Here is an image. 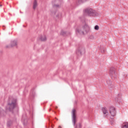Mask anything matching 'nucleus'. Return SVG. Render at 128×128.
<instances>
[{"label": "nucleus", "mask_w": 128, "mask_h": 128, "mask_svg": "<svg viewBox=\"0 0 128 128\" xmlns=\"http://www.w3.org/2000/svg\"><path fill=\"white\" fill-rule=\"evenodd\" d=\"M12 124V120H8L7 122V126L8 128H10Z\"/></svg>", "instance_id": "15"}, {"label": "nucleus", "mask_w": 128, "mask_h": 128, "mask_svg": "<svg viewBox=\"0 0 128 128\" xmlns=\"http://www.w3.org/2000/svg\"><path fill=\"white\" fill-rule=\"evenodd\" d=\"M56 108V109L58 108V106H56V108Z\"/></svg>", "instance_id": "26"}, {"label": "nucleus", "mask_w": 128, "mask_h": 128, "mask_svg": "<svg viewBox=\"0 0 128 128\" xmlns=\"http://www.w3.org/2000/svg\"><path fill=\"white\" fill-rule=\"evenodd\" d=\"M54 6H55L56 8H60V5H58V4H54Z\"/></svg>", "instance_id": "20"}, {"label": "nucleus", "mask_w": 128, "mask_h": 128, "mask_svg": "<svg viewBox=\"0 0 128 128\" xmlns=\"http://www.w3.org/2000/svg\"><path fill=\"white\" fill-rule=\"evenodd\" d=\"M122 128H128V122H126L122 124Z\"/></svg>", "instance_id": "17"}, {"label": "nucleus", "mask_w": 128, "mask_h": 128, "mask_svg": "<svg viewBox=\"0 0 128 128\" xmlns=\"http://www.w3.org/2000/svg\"><path fill=\"white\" fill-rule=\"evenodd\" d=\"M126 76H128V75H126Z\"/></svg>", "instance_id": "29"}, {"label": "nucleus", "mask_w": 128, "mask_h": 128, "mask_svg": "<svg viewBox=\"0 0 128 128\" xmlns=\"http://www.w3.org/2000/svg\"><path fill=\"white\" fill-rule=\"evenodd\" d=\"M94 30H96V26H94Z\"/></svg>", "instance_id": "23"}, {"label": "nucleus", "mask_w": 128, "mask_h": 128, "mask_svg": "<svg viewBox=\"0 0 128 128\" xmlns=\"http://www.w3.org/2000/svg\"><path fill=\"white\" fill-rule=\"evenodd\" d=\"M85 12L86 14L90 16H96V10L92 9V8H87L85 10Z\"/></svg>", "instance_id": "4"}, {"label": "nucleus", "mask_w": 128, "mask_h": 128, "mask_svg": "<svg viewBox=\"0 0 128 128\" xmlns=\"http://www.w3.org/2000/svg\"><path fill=\"white\" fill-rule=\"evenodd\" d=\"M6 114V112L2 108L0 109V116H4Z\"/></svg>", "instance_id": "12"}, {"label": "nucleus", "mask_w": 128, "mask_h": 128, "mask_svg": "<svg viewBox=\"0 0 128 128\" xmlns=\"http://www.w3.org/2000/svg\"><path fill=\"white\" fill-rule=\"evenodd\" d=\"M106 83L108 86V88L110 90H112L114 88V84H112V82L110 80H106Z\"/></svg>", "instance_id": "7"}, {"label": "nucleus", "mask_w": 128, "mask_h": 128, "mask_svg": "<svg viewBox=\"0 0 128 128\" xmlns=\"http://www.w3.org/2000/svg\"><path fill=\"white\" fill-rule=\"evenodd\" d=\"M0 6H2V4H0Z\"/></svg>", "instance_id": "27"}, {"label": "nucleus", "mask_w": 128, "mask_h": 128, "mask_svg": "<svg viewBox=\"0 0 128 128\" xmlns=\"http://www.w3.org/2000/svg\"><path fill=\"white\" fill-rule=\"evenodd\" d=\"M100 29V27L98 26H96V30H98Z\"/></svg>", "instance_id": "21"}, {"label": "nucleus", "mask_w": 128, "mask_h": 128, "mask_svg": "<svg viewBox=\"0 0 128 128\" xmlns=\"http://www.w3.org/2000/svg\"><path fill=\"white\" fill-rule=\"evenodd\" d=\"M52 110V109H50V110Z\"/></svg>", "instance_id": "28"}, {"label": "nucleus", "mask_w": 128, "mask_h": 128, "mask_svg": "<svg viewBox=\"0 0 128 128\" xmlns=\"http://www.w3.org/2000/svg\"><path fill=\"white\" fill-rule=\"evenodd\" d=\"M88 0H78V4H82V2H86Z\"/></svg>", "instance_id": "18"}, {"label": "nucleus", "mask_w": 128, "mask_h": 128, "mask_svg": "<svg viewBox=\"0 0 128 128\" xmlns=\"http://www.w3.org/2000/svg\"><path fill=\"white\" fill-rule=\"evenodd\" d=\"M36 6H38V1L36 0H34L33 2V10H36Z\"/></svg>", "instance_id": "13"}, {"label": "nucleus", "mask_w": 128, "mask_h": 128, "mask_svg": "<svg viewBox=\"0 0 128 128\" xmlns=\"http://www.w3.org/2000/svg\"><path fill=\"white\" fill-rule=\"evenodd\" d=\"M102 111L104 114V118H106V116H108V109L106 108H102Z\"/></svg>", "instance_id": "9"}, {"label": "nucleus", "mask_w": 128, "mask_h": 128, "mask_svg": "<svg viewBox=\"0 0 128 128\" xmlns=\"http://www.w3.org/2000/svg\"><path fill=\"white\" fill-rule=\"evenodd\" d=\"M84 48L82 46L79 47L76 51V53L78 56H82V54H84Z\"/></svg>", "instance_id": "8"}, {"label": "nucleus", "mask_w": 128, "mask_h": 128, "mask_svg": "<svg viewBox=\"0 0 128 128\" xmlns=\"http://www.w3.org/2000/svg\"><path fill=\"white\" fill-rule=\"evenodd\" d=\"M60 34H62V36H66V32H64L63 30H62Z\"/></svg>", "instance_id": "19"}, {"label": "nucleus", "mask_w": 128, "mask_h": 128, "mask_svg": "<svg viewBox=\"0 0 128 128\" xmlns=\"http://www.w3.org/2000/svg\"><path fill=\"white\" fill-rule=\"evenodd\" d=\"M72 122L74 126H76V110L74 108H73L72 110Z\"/></svg>", "instance_id": "3"}, {"label": "nucleus", "mask_w": 128, "mask_h": 128, "mask_svg": "<svg viewBox=\"0 0 128 128\" xmlns=\"http://www.w3.org/2000/svg\"><path fill=\"white\" fill-rule=\"evenodd\" d=\"M109 110L112 118H114V116H116V110L114 107L110 106L109 108Z\"/></svg>", "instance_id": "6"}, {"label": "nucleus", "mask_w": 128, "mask_h": 128, "mask_svg": "<svg viewBox=\"0 0 128 128\" xmlns=\"http://www.w3.org/2000/svg\"><path fill=\"white\" fill-rule=\"evenodd\" d=\"M10 46L12 48L18 46V40H14L10 42Z\"/></svg>", "instance_id": "10"}, {"label": "nucleus", "mask_w": 128, "mask_h": 128, "mask_svg": "<svg viewBox=\"0 0 128 128\" xmlns=\"http://www.w3.org/2000/svg\"><path fill=\"white\" fill-rule=\"evenodd\" d=\"M110 74L112 78H116V68L114 67L110 68Z\"/></svg>", "instance_id": "5"}, {"label": "nucleus", "mask_w": 128, "mask_h": 128, "mask_svg": "<svg viewBox=\"0 0 128 128\" xmlns=\"http://www.w3.org/2000/svg\"><path fill=\"white\" fill-rule=\"evenodd\" d=\"M58 128H62V126H58Z\"/></svg>", "instance_id": "24"}, {"label": "nucleus", "mask_w": 128, "mask_h": 128, "mask_svg": "<svg viewBox=\"0 0 128 128\" xmlns=\"http://www.w3.org/2000/svg\"><path fill=\"white\" fill-rule=\"evenodd\" d=\"M99 50L102 54H104V52H106V48H104V46H100Z\"/></svg>", "instance_id": "11"}, {"label": "nucleus", "mask_w": 128, "mask_h": 128, "mask_svg": "<svg viewBox=\"0 0 128 128\" xmlns=\"http://www.w3.org/2000/svg\"><path fill=\"white\" fill-rule=\"evenodd\" d=\"M122 97V94L120 93H119L118 94V96L115 98V100L116 102H118L119 100H120V98Z\"/></svg>", "instance_id": "14"}, {"label": "nucleus", "mask_w": 128, "mask_h": 128, "mask_svg": "<svg viewBox=\"0 0 128 128\" xmlns=\"http://www.w3.org/2000/svg\"><path fill=\"white\" fill-rule=\"evenodd\" d=\"M90 32V26L88 25L85 24L82 27H78L76 30V34H86Z\"/></svg>", "instance_id": "1"}, {"label": "nucleus", "mask_w": 128, "mask_h": 128, "mask_svg": "<svg viewBox=\"0 0 128 128\" xmlns=\"http://www.w3.org/2000/svg\"><path fill=\"white\" fill-rule=\"evenodd\" d=\"M40 40H42V42H44L46 40V36H40Z\"/></svg>", "instance_id": "16"}, {"label": "nucleus", "mask_w": 128, "mask_h": 128, "mask_svg": "<svg viewBox=\"0 0 128 128\" xmlns=\"http://www.w3.org/2000/svg\"><path fill=\"white\" fill-rule=\"evenodd\" d=\"M57 16H58V18H60V16H62V14H60Z\"/></svg>", "instance_id": "22"}, {"label": "nucleus", "mask_w": 128, "mask_h": 128, "mask_svg": "<svg viewBox=\"0 0 128 128\" xmlns=\"http://www.w3.org/2000/svg\"><path fill=\"white\" fill-rule=\"evenodd\" d=\"M16 99L13 98L11 102H9L6 108V112H14V110L16 108Z\"/></svg>", "instance_id": "2"}, {"label": "nucleus", "mask_w": 128, "mask_h": 128, "mask_svg": "<svg viewBox=\"0 0 128 128\" xmlns=\"http://www.w3.org/2000/svg\"><path fill=\"white\" fill-rule=\"evenodd\" d=\"M127 128H128V122H127Z\"/></svg>", "instance_id": "25"}]
</instances>
